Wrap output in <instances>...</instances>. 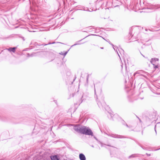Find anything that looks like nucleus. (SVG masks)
I'll return each mask as SVG.
<instances>
[{"mask_svg": "<svg viewBox=\"0 0 160 160\" xmlns=\"http://www.w3.org/2000/svg\"><path fill=\"white\" fill-rule=\"evenodd\" d=\"M73 129L76 132L80 133L93 136L92 131L89 127L86 126L77 124L74 126Z\"/></svg>", "mask_w": 160, "mask_h": 160, "instance_id": "f257e3e1", "label": "nucleus"}, {"mask_svg": "<svg viewBox=\"0 0 160 160\" xmlns=\"http://www.w3.org/2000/svg\"><path fill=\"white\" fill-rule=\"evenodd\" d=\"M144 74H147V73L142 71H138L135 72L134 74L135 78H142V77H146V76Z\"/></svg>", "mask_w": 160, "mask_h": 160, "instance_id": "f03ea898", "label": "nucleus"}, {"mask_svg": "<svg viewBox=\"0 0 160 160\" xmlns=\"http://www.w3.org/2000/svg\"><path fill=\"white\" fill-rule=\"evenodd\" d=\"M106 134L109 136L111 137L115 138H126V137L124 136L116 134H113L109 132L106 133Z\"/></svg>", "mask_w": 160, "mask_h": 160, "instance_id": "7ed1b4c3", "label": "nucleus"}, {"mask_svg": "<svg viewBox=\"0 0 160 160\" xmlns=\"http://www.w3.org/2000/svg\"><path fill=\"white\" fill-rule=\"evenodd\" d=\"M159 59L158 58H152L150 60V62L151 64H152V65H154L155 64H156L158 63H158Z\"/></svg>", "mask_w": 160, "mask_h": 160, "instance_id": "20e7f679", "label": "nucleus"}, {"mask_svg": "<svg viewBox=\"0 0 160 160\" xmlns=\"http://www.w3.org/2000/svg\"><path fill=\"white\" fill-rule=\"evenodd\" d=\"M44 54L49 57H51L52 59L50 61H52L54 59L55 55L53 53L49 52H44Z\"/></svg>", "mask_w": 160, "mask_h": 160, "instance_id": "39448f33", "label": "nucleus"}, {"mask_svg": "<svg viewBox=\"0 0 160 160\" xmlns=\"http://www.w3.org/2000/svg\"><path fill=\"white\" fill-rule=\"evenodd\" d=\"M79 158L80 160H86L85 156L82 153H80L79 154Z\"/></svg>", "mask_w": 160, "mask_h": 160, "instance_id": "423d86ee", "label": "nucleus"}, {"mask_svg": "<svg viewBox=\"0 0 160 160\" xmlns=\"http://www.w3.org/2000/svg\"><path fill=\"white\" fill-rule=\"evenodd\" d=\"M16 48L17 47H14L13 48H9L6 49L9 51L10 52H14Z\"/></svg>", "mask_w": 160, "mask_h": 160, "instance_id": "0eeeda50", "label": "nucleus"}, {"mask_svg": "<svg viewBox=\"0 0 160 160\" xmlns=\"http://www.w3.org/2000/svg\"><path fill=\"white\" fill-rule=\"evenodd\" d=\"M153 68L154 70H157V69H158V70H159V68H160V65L159 63L157 64H155L154 65H153Z\"/></svg>", "mask_w": 160, "mask_h": 160, "instance_id": "6e6552de", "label": "nucleus"}, {"mask_svg": "<svg viewBox=\"0 0 160 160\" xmlns=\"http://www.w3.org/2000/svg\"><path fill=\"white\" fill-rule=\"evenodd\" d=\"M50 158L52 160H59V158L57 155L51 156Z\"/></svg>", "mask_w": 160, "mask_h": 160, "instance_id": "1a4fd4ad", "label": "nucleus"}, {"mask_svg": "<svg viewBox=\"0 0 160 160\" xmlns=\"http://www.w3.org/2000/svg\"><path fill=\"white\" fill-rule=\"evenodd\" d=\"M142 43V42L141 41V40H138L134 41V44L138 46H140Z\"/></svg>", "mask_w": 160, "mask_h": 160, "instance_id": "9d476101", "label": "nucleus"}, {"mask_svg": "<svg viewBox=\"0 0 160 160\" xmlns=\"http://www.w3.org/2000/svg\"><path fill=\"white\" fill-rule=\"evenodd\" d=\"M139 4H137L136 5H134L133 6V9L134 10H136L138 9H140V7H139Z\"/></svg>", "mask_w": 160, "mask_h": 160, "instance_id": "9b49d317", "label": "nucleus"}, {"mask_svg": "<svg viewBox=\"0 0 160 160\" xmlns=\"http://www.w3.org/2000/svg\"><path fill=\"white\" fill-rule=\"evenodd\" d=\"M128 59H127L126 60H125V59H124V62L125 63V66L126 68V71L127 70V65L128 64Z\"/></svg>", "mask_w": 160, "mask_h": 160, "instance_id": "f8f14e48", "label": "nucleus"}, {"mask_svg": "<svg viewBox=\"0 0 160 160\" xmlns=\"http://www.w3.org/2000/svg\"><path fill=\"white\" fill-rule=\"evenodd\" d=\"M97 104L99 107H101V106H104V102H103V105H102L100 102L97 101Z\"/></svg>", "mask_w": 160, "mask_h": 160, "instance_id": "ddd939ff", "label": "nucleus"}, {"mask_svg": "<svg viewBox=\"0 0 160 160\" xmlns=\"http://www.w3.org/2000/svg\"><path fill=\"white\" fill-rule=\"evenodd\" d=\"M138 157L137 155V154H132L129 157V158H135Z\"/></svg>", "mask_w": 160, "mask_h": 160, "instance_id": "4468645a", "label": "nucleus"}, {"mask_svg": "<svg viewBox=\"0 0 160 160\" xmlns=\"http://www.w3.org/2000/svg\"><path fill=\"white\" fill-rule=\"evenodd\" d=\"M82 40H82H80V41H77V42H76V43H75V44H73V45H72L71 46V47H72L73 46H76V45H79V44H81V43H79V42H80V41Z\"/></svg>", "mask_w": 160, "mask_h": 160, "instance_id": "2eb2a0df", "label": "nucleus"}, {"mask_svg": "<svg viewBox=\"0 0 160 160\" xmlns=\"http://www.w3.org/2000/svg\"><path fill=\"white\" fill-rule=\"evenodd\" d=\"M70 49H69L67 51L65 52L64 53H62V52H61V53H59L61 55L65 56L67 54V53L68 52V51Z\"/></svg>", "mask_w": 160, "mask_h": 160, "instance_id": "dca6fc26", "label": "nucleus"}, {"mask_svg": "<svg viewBox=\"0 0 160 160\" xmlns=\"http://www.w3.org/2000/svg\"><path fill=\"white\" fill-rule=\"evenodd\" d=\"M103 39L104 40H105L107 42H108L111 45H112L113 46V49H114V50H115V49L113 47L114 46L110 42V41H109V40L108 39L106 40V39H105L104 38H103Z\"/></svg>", "mask_w": 160, "mask_h": 160, "instance_id": "f3484780", "label": "nucleus"}, {"mask_svg": "<svg viewBox=\"0 0 160 160\" xmlns=\"http://www.w3.org/2000/svg\"><path fill=\"white\" fill-rule=\"evenodd\" d=\"M80 10H84V11H87L88 10V9L87 8H85L84 7H82V9H81Z\"/></svg>", "mask_w": 160, "mask_h": 160, "instance_id": "a211bd4d", "label": "nucleus"}, {"mask_svg": "<svg viewBox=\"0 0 160 160\" xmlns=\"http://www.w3.org/2000/svg\"><path fill=\"white\" fill-rule=\"evenodd\" d=\"M55 43V42H53L52 43H51V42H49L48 44H42V45H44V46H45V45H48V44H53V43Z\"/></svg>", "mask_w": 160, "mask_h": 160, "instance_id": "6ab92c4d", "label": "nucleus"}, {"mask_svg": "<svg viewBox=\"0 0 160 160\" xmlns=\"http://www.w3.org/2000/svg\"><path fill=\"white\" fill-rule=\"evenodd\" d=\"M36 53H32L30 54V57H32L35 56Z\"/></svg>", "mask_w": 160, "mask_h": 160, "instance_id": "aec40b11", "label": "nucleus"}, {"mask_svg": "<svg viewBox=\"0 0 160 160\" xmlns=\"http://www.w3.org/2000/svg\"><path fill=\"white\" fill-rule=\"evenodd\" d=\"M94 92H95V95L96 96V98H97V99H98V98H97V94H96V89L95 88V87L94 86Z\"/></svg>", "mask_w": 160, "mask_h": 160, "instance_id": "412c9836", "label": "nucleus"}, {"mask_svg": "<svg viewBox=\"0 0 160 160\" xmlns=\"http://www.w3.org/2000/svg\"><path fill=\"white\" fill-rule=\"evenodd\" d=\"M87 28L89 29H91L92 28V26L88 27H87Z\"/></svg>", "mask_w": 160, "mask_h": 160, "instance_id": "4be33fe9", "label": "nucleus"}, {"mask_svg": "<svg viewBox=\"0 0 160 160\" xmlns=\"http://www.w3.org/2000/svg\"><path fill=\"white\" fill-rule=\"evenodd\" d=\"M27 57H30V54L29 53H27Z\"/></svg>", "mask_w": 160, "mask_h": 160, "instance_id": "5701e85b", "label": "nucleus"}, {"mask_svg": "<svg viewBox=\"0 0 160 160\" xmlns=\"http://www.w3.org/2000/svg\"><path fill=\"white\" fill-rule=\"evenodd\" d=\"M109 113L110 115L111 118H112L113 117V114H111L110 113Z\"/></svg>", "mask_w": 160, "mask_h": 160, "instance_id": "b1692460", "label": "nucleus"}, {"mask_svg": "<svg viewBox=\"0 0 160 160\" xmlns=\"http://www.w3.org/2000/svg\"><path fill=\"white\" fill-rule=\"evenodd\" d=\"M136 116L137 118H138V119L139 120V121L141 122V119L139 118V117L138 116H137L136 115Z\"/></svg>", "mask_w": 160, "mask_h": 160, "instance_id": "393cba45", "label": "nucleus"}, {"mask_svg": "<svg viewBox=\"0 0 160 160\" xmlns=\"http://www.w3.org/2000/svg\"><path fill=\"white\" fill-rule=\"evenodd\" d=\"M93 137L97 141H98V139L95 136H94Z\"/></svg>", "mask_w": 160, "mask_h": 160, "instance_id": "a878e982", "label": "nucleus"}, {"mask_svg": "<svg viewBox=\"0 0 160 160\" xmlns=\"http://www.w3.org/2000/svg\"><path fill=\"white\" fill-rule=\"evenodd\" d=\"M100 144H101V146L102 147H103V144H102V143L101 142H100Z\"/></svg>", "mask_w": 160, "mask_h": 160, "instance_id": "bb28decb", "label": "nucleus"}, {"mask_svg": "<svg viewBox=\"0 0 160 160\" xmlns=\"http://www.w3.org/2000/svg\"><path fill=\"white\" fill-rule=\"evenodd\" d=\"M116 52H117V53H118V55L119 57V58H120V59H121V58H120V55H119V54H118V51H117V50H116Z\"/></svg>", "mask_w": 160, "mask_h": 160, "instance_id": "cd10ccee", "label": "nucleus"}, {"mask_svg": "<svg viewBox=\"0 0 160 160\" xmlns=\"http://www.w3.org/2000/svg\"><path fill=\"white\" fill-rule=\"evenodd\" d=\"M83 97H84L83 96H82V98H81L82 99L83 98V99L82 100V102L83 101V100H84Z\"/></svg>", "mask_w": 160, "mask_h": 160, "instance_id": "c85d7f7f", "label": "nucleus"}, {"mask_svg": "<svg viewBox=\"0 0 160 160\" xmlns=\"http://www.w3.org/2000/svg\"><path fill=\"white\" fill-rule=\"evenodd\" d=\"M21 38H22V39L23 40V41H24L25 40V39H24V38L23 37H22Z\"/></svg>", "mask_w": 160, "mask_h": 160, "instance_id": "c756f323", "label": "nucleus"}, {"mask_svg": "<svg viewBox=\"0 0 160 160\" xmlns=\"http://www.w3.org/2000/svg\"><path fill=\"white\" fill-rule=\"evenodd\" d=\"M88 77L87 78V81H88Z\"/></svg>", "mask_w": 160, "mask_h": 160, "instance_id": "7c9ffc66", "label": "nucleus"}, {"mask_svg": "<svg viewBox=\"0 0 160 160\" xmlns=\"http://www.w3.org/2000/svg\"><path fill=\"white\" fill-rule=\"evenodd\" d=\"M141 4H142V3H141V2L140 1V5H141Z\"/></svg>", "mask_w": 160, "mask_h": 160, "instance_id": "2f4dec72", "label": "nucleus"}, {"mask_svg": "<svg viewBox=\"0 0 160 160\" xmlns=\"http://www.w3.org/2000/svg\"><path fill=\"white\" fill-rule=\"evenodd\" d=\"M126 126H127V127H128V125L127 124H126Z\"/></svg>", "mask_w": 160, "mask_h": 160, "instance_id": "473e14b6", "label": "nucleus"}, {"mask_svg": "<svg viewBox=\"0 0 160 160\" xmlns=\"http://www.w3.org/2000/svg\"><path fill=\"white\" fill-rule=\"evenodd\" d=\"M91 35H93V36H96V35H95V34H91Z\"/></svg>", "mask_w": 160, "mask_h": 160, "instance_id": "72a5a7b5", "label": "nucleus"}, {"mask_svg": "<svg viewBox=\"0 0 160 160\" xmlns=\"http://www.w3.org/2000/svg\"><path fill=\"white\" fill-rule=\"evenodd\" d=\"M141 99H142L143 98V97H142V98H140Z\"/></svg>", "mask_w": 160, "mask_h": 160, "instance_id": "f704fd0d", "label": "nucleus"}, {"mask_svg": "<svg viewBox=\"0 0 160 160\" xmlns=\"http://www.w3.org/2000/svg\"><path fill=\"white\" fill-rule=\"evenodd\" d=\"M141 53V54H142V56L144 57H145V56H144L143 55H142Z\"/></svg>", "mask_w": 160, "mask_h": 160, "instance_id": "c9c22d12", "label": "nucleus"}, {"mask_svg": "<svg viewBox=\"0 0 160 160\" xmlns=\"http://www.w3.org/2000/svg\"><path fill=\"white\" fill-rule=\"evenodd\" d=\"M141 53V54H142V56L144 57H145V56H144L143 55H142Z\"/></svg>", "mask_w": 160, "mask_h": 160, "instance_id": "e433bc0d", "label": "nucleus"}, {"mask_svg": "<svg viewBox=\"0 0 160 160\" xmlns=\"http://www.w3.org/2000/svg\"><path fill=\"white\" fill-rule=\"evenodd\" d=\"M76 77H75V78L74 79L73 81H74V80H75V79H76Z\"/></svg>", "mask_w": 160, "mask_h": 160, "instance_id": "4c0bfd02", "label": "nucleus"}, {"mask_svg": "<svg viewBox=\"0 0 160 160\" xmlns=\"http://www.w3.org/2000/svg\"><path fill=\"white\" fill-rule=\"evenodd\" d=\"M101 48L102 49H103V47Z\"/></svg>", "mask_w": 160, "mask_h": 160, "instance_id": "58836bf2", "label": "nucleus"}, {"mask_svg": "<svg viewBox=\"0 0 160 160\" xmlns=\"http://www.w3.org/2000/svg\"><path fill=\"white\" fill-rule=\"evenodd\" d=\"M92 146V147H93H93H94V146H93V145H92V146Z\"/></svg>", "mask_w": 160, "mask_h": 160, "instance_id": "ea45409f", "label": "nucleus"}, {"mask_svg": "<svg viewBox=\"0 0 160 160\" xmlns=\"http://www.w3.org/2000/svg\"><path fill=\"white\" fill-rule=\"evenodd\" d=\"M123 65H121V66L122 67V66Z\"/></svg>", "mask_w": 160, "mask_h": 160, "instance_id": "a19ab883", "label": "nucleus"}, {"mask_svg": "<svg viewBox=\"0 0 160 160\" xmlns=\"http://www.w3.org/2000/svg\"><path fill=\"white\" fill-rule=\"evenodd\" d=\"M121 49V50H122L123 51V50L122 49Z\"/></svg>", "mask_w": 160, "mask_h": 160, "instance_id": "79ce46f5", "label": "nucleus"}, {"mask_svg": "<svg viewBox=\"0 0 160 160\" xmlns=\"http://www.w3.org/2000/svg\"><path fill=\"white\" fill-rule=\"evenodd\" d=\"M155 131L156 132V130L155 129Z\"/></svg>", "mask_w": 160, "mask_h": 160, "instance_id": "37998d69", "label": "nucleus"}, {"mask_svg": "<svg viewBox=\"0 0 160 160\" xmlns=\"http://www.w3.org/2000/svg\"><path fill=\"white\" fill-rule=\"evenodd\" d=\"M142 147V148L144 149V148L143 147Z\"/></svg>", "mask_w": 160, "mask_h": 160, "instance_id": "c03bdc74", "label": "nucleus"}]
</instances>
